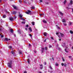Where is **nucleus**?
I'll use <instances>...</instances> for the list:
<instances>
[{"label":"nucleus","instance_id":"4468645a","mask_svg":"<svg viewBox=\"0 0 73 73\" xmlns=\"http://www.w3.org/2000/svg\"><path fill=\"white\" fill-rule=\"evenodd\" d=\"M59 13H60V15H63V13H62L61 12L59 11Z\"/></svg>","mask_w":73,"mask_h":73},{"label":"nucleus","instance_id":"c9c22d12","mask_svg":"<svg viewBox=\"0 0 73 73\" xmlns=\"http://www.w3.org/2000/svg\"><path fill=\"white\" fill-rule=\"evenodd\" d=\"M56 66H58V64L56 63Z\"/></svg>","mask_w":73,"mask_h":73},{"label":"nucleus","instance_id":"69168bd1","mask_svg":"<svg viewBox=\"0 0 73 73\" xmlns=\"http://www.w3.org/2000/svg\"><path fill=\"white\" fill-rule=\"evenodd\" d=\"M72 11H73V9H72Z\"/></svg>","mask_w":73,"mask_h":73},{"label":"nucleus","instance_id":"37998d69","mask_svg":"<svg viewBox=\"0 0 73 73\" xmlns=\"http://www.w3.org/2000/svg\"><path fill=\"white\" fill-rule=\"evenodd\" d=\"M19 2L20 3H21L22 1H19Z\"/></svg>","mask_w":73,"mask_h":73},{"label":"nucleus","instance_id":"e2e57ef3","mask_svg":"<svg viewBox=\"0 0 73 73\" xmlns=\"http://www.w3.org/2000/svg\"><path fill=\"white\" fill-rule=\"evenodd\" d=\"M15 37H16V35H14Z\"/></svg>","mask_w":73,"mask_h":73},{"label":"nucleus","instance_id":"4d7b16f0","mask_svg":"<svg viewBox=\"0 0 73 73\" xmlns=\"http://www.w3.org/2000/svg\"><path fill=\"white\" fill-rule=\"evenodd\" d=\"M8 40H11V39H8Z\"/></svg>","mask_w":73,"mask_h":73},{"label":"nucleus","instance_id":"f704fd0d","mask_svg":"<svg viewBox=\"0 0 73 73\" xmlns=\"http://www.w3.org/2000/svg\"><path fill=\"white\" fill-rule=\"evenodd\" d=\"M62 46H65V43H64L63 44H62Z\"/></svg>","mask_w":73,"mask_h":73},{"label":"nucleus","instance_id":"58836bf2","mask_svg":"<svg viewBox=\"0 0 73 73\" xmlns=\"http://www.w3.org/2000/svg\"><path fill=\"white\" fill-rule=\"evenodd\" d=\"M29 35L30 37H32V35L31 34H29Z\"/></svg>","mask_w":73,"mask_h":73},{"label":"nucleus","instance_id":"20e7f679","mask_svg":"<svg viewBox=\"0 0 73 73\" xmlns=\"http://www.w3.org/2000/svg\"><path fill=\"white\" fill-rule=\"evenodd\" d=\"M40 69H42V68H43V66L42 65V64H40Z\"/></svg>","mask_w":73,"mask_h":73},{"label":"nucleus","instance_id":"39448f33","mask_svg":"<svg viewBox=\"0 0 73 73\" xmlns=\"http://www.w3.org/2000/svg\"><path fill=\"white\" fill-rule=\"evenodd\" d=\"M61 65L62 66H64L65 67L66 66V63H62L61 64Z\"/></svg>","mask_w":73,"mask_h":73},{"label":"nucleus","instance_id":"4be33fe9","mask_svg":"<svg viewBox=\"0 0 73 73\" xmlns=\"http://www.w3.org/2000/svg\"><path fill=\"white\" fill-rule=\"evenodd\" d=\"M10 31L11 33H13V30H12V29H10Z\"/></svg>","mask_w":73,"mask_h":73},{"label":"nucleus","instance_id":"de8ad7c7","mask_svg":"<svg viewBox=\"0 0 73 73\" xmlns=\"http://www.w3.org/2000/svg\"><path fill=\"white\" fill-rule=\"evenodd\" d=\"M69 58H72V56H69Z\"/></svg>","mask_w":73,"mask_h":73},{"label":"nucleus","instance_id":"2f4dec72","mask_svg":"<svg viewBox=\"0 0 73 73\" xmlns=\"http://www.w3.org/2000/svg\"><path fill=\"white\" fill-rule=\"evenodd\" d=\"M63 24H64V25L65 26H66L67 25H66V23H64Z\"/></svg>","mask_w":73,"mask_h":73},{"label":"nucleus","instance_id":"338daca9","mask_svg":"<svg viewBox=\"0 0 73 73\" xmlns=\"http://www.w3.org/2000/svg\"><path fill=\"white\" fill-rule=\"evenodd\" d=\"M72 49H73V47L72 48Z\"/></svg>","mask_w":73,"mask_h":73},{"label":"nucleus","instance_id":"c03bdc74","mask_svg":"<svg viewBox=\"0 0 73 73\" xmlns=\"http://www.w3.org/2000/svg\"><path fill=\"white\" fill-rule=\"evenodd\" d=\"M29 46H31V44H29Z\"/></svg>","mask_w":73,"mask_h":73},{"label":"nucleus","instance_id":"79ce46f5","mask_svg":"<svg viewBox=\"0 0 73 73\" xmlns=\"http://www.w3.org/2000/svg\"><path fill=\"white\" fill-rule=\"evenodd\" d=\"M34 52L35 53H36V50H34Z\"/></svg>","mask_w":73,"mask_h":73},{"label":"nucleus","instance_id":"f3484780","mask_svg":"<svg viewBox=\"0 0 73 73\" xmlns=\"http://www.w3.org/2000/svg\"><path fill=\"white\" fill-rule=\"evenodd\" d=\"M31 24L33 25H35V22H32Z\"/></svg>","mask_w":73,"mask_h":73},{"label":"nucleus","instance_id":"a878e982","mask_svg":"<svg viewBox=\"0 0 73 73\" xmlns=\"http://www.w3.org/2000/svg\"><path fill=\"white\" fill-rule=\"evenodd\" d=\"M31 9H34L35 8V7L33 6L31 7Z\"/></svg>","mask_w":73,"mask_h":73},{"label":"nucleus","instance_id":"72a5a7b5","mask_svg":"<svg viewBox=\"0 0 73 73\" xmlns=\"http://www.w3.org/2000/svg\"><path fill=\"white\" fill-rule=\"evenodd\" d=\"M21 23L22 24H24L25 23V22H22Z\"/></svg>","mask_w":73,"mask_h":73},{"label":"nucleus","instance_id":"0e129e2a","mask_svg":"<svg viewBox=\"0 0 73 73\" xmlns=\"http://www.w3.org/2000/svg\"><path fill=\"white\" fill-rule=\"evenodd\" d=\"M14 18H15V19H16V17H14Z\"/></svg>","mask_w":73,"mask_h":73},{"label":"nucleus","instance_id":"cd10ccee","mask_svg":"<svg viewBox=\"0 0 73 73\" xmlns=\"http://www.w3.org/2000/svg\"><path fill=\"white\" fill-rule=\"evenodd\" d=\"M19 54H22V51H19Z\"/></svg>","mask_w":73,"mask_h":73},{"label":"nucleus","instance_id":"7c9ffc66","mask_svg":"<svg viewBox=\"0 0 73 73\" xmlns=\"http://www.w3.org/2000/svg\"><path fill=\"white\" fill-rule=\"evenodd\" d=\"M49 48H52V46L51 45L49 44Z\"/></svg>","mask_w":73,"mask_h":73},{"label":"nucleus","instance_id":"052dcab7","mask_svg":"<svg viewBox=\"0 0 73 73\" xmlns=\"http://www.w3.org/2000/svg\"><path fill=\"white\" fill-rule=\"evenodd\" d=\"M61 39H59V41H61Z\"/></svg>","mask_w":73,"mask_h":73},{"label":"nucleus","instance_id":"49530a36","mask_svg":"<svg viewBox=\"0 0 73 73\" xmlns=\"http://www.w3.org/2000/svg\"><path fill=\"white\" fill-rule=\"evenodd\" d=\"M42 53H44V50H42Z\"/></svg>","mask_w":73,"mask_h":73},{"label":"nucleus","instance_id":"c756f323","mask_svg":"<svg viewBox=\"0 0 73 73\" xmlns=\"http://www.w3.org/2000/svg\"><path fill=\"white\" fill-rule=\"evenodd\" d=\"M44 65H46V62H44Z\"/></svg>","mask_w":73,"mask_h":73},{"label":"nucleus","instance_id":"f8f14e48","mask_svg":"<svg viewBox=\"0 0 73 73\" xmlns=\"http://www.w3.org/2000/svg\"><path fill=\"white\" fill-rule=\"evenodd\" d=\"M45 49L46 50V51H47L48 50V47H44Z\"/></svg>","mask_w":73,"mask_h":73},{"label":"nucleus","instance_id":"473e14b6","mask_svg":"<svg viewBox=\"0 0 73 73\" xmlns=\"http://www.w3.org/2000/svg\"><path fill=\"white\" fill-rule=\"evenodd\" d=\"M69 24H70V25H72V23H71V22H70L69 23Z\"/></svg>","mask_w":73,"mask_h":73},{"label":"nucleus","instance_id":"bb28decb","mask_svg":"<svg viewBox=\"0 0 73 73\" xmlns=\"http://www.w3.org/2000/svg\"><path fill=\"white\" fill-rule=\"evenodd\" d=\"M13 13L14 15H15V14H16V12L14 11L13 12Z\"/></svg>","mask_w":73,"mask_h":73},{"label":"nucleus","instance_id":"f03ea898","mask_svg":"<svg viewBox=\"0 0 73 73\" xmlns=\"http://www.w3.org/2000/svg\"><path fill=\"white\" fill-rule=\"evenodd\" d=\"M56 35H60L62 37H64V34L62 33H56Z\"/></svg>","mask_w":73,"mask_h":73},{"label":"nucleus","instance_id":"13d9d810","mask_svg":"<svg viewBox=\"0 0 73 73\" xmlns=\"http://www.w3.org/2000/svg\"><path fill=\"white\" fill-rule=\"evenodd\" d=\"M42 14H40V16H42Z\"/></svg>","mask_w":73,"mask_h":73},{"label":"nucleus","instance_id":"4c0bfd02","mask_svg":"<svg viewBox=\"0 0 73 73\" xmlns=\"http://www.w3.org/2000/svg\"><path fill=\"white\" fill-rule=\"evenodd\" d=\"M42 50H44V48H42Z\"/></svg>","mask_w":73,"mask_h":73},{"label":"nucleus","instance_id":"2eb2a0df","mask_svg":"<svg viewBox=\"0 0 73 73\" xmlns=\"http://www.w3.org/2000/svg\"><path fill=\"white\" fill-rule=\"evenodd\" d=\"M49 68H50V69H51V70H53V68H52V66H49Z\"/></svg>","mask_w":73,"mask_h":73},{"label":"nucleus","instance_id":"774afa93","mask_svg":"<svg viewBox=\"0 0 73 73\" xmlns=\"http://www.w3.org/2000/svg\"><path fill=\"white\" fill-rule=\"evenodd\" d=\"M58 37H59V36L58 35Z\"/></svg>","mask_w":73,"mask_h":73},{"label":"nucleus","instance_id":"6e6552de","mask_svg":"<svg viewBox=\"0 0 73 73\" xmlns=\"http://www.w3.org/2000/svg\"><path fill=\"white\" fill-rule=\"evenodd\" d=\"M43 35L44 36H47V35H48V34L46 33H43Z\"/></svg>","mask_w":73,"mask_h":73},{"label":"nucleus","instance_id":"5fc2aeb1","mask_svg":"<svg viewBox=\"0 0 73 73\" xmlns=\"http://www.w3.org/2000/svg\"><path fill=\"white\" fill-rule=\"evenodd\" d=\"M25 30H26V31H27V29L26 28L25 29Z\"/></svg>","mask_w":73,"mask_h":73},{"label":"nucleus","instance_id":"e433bc0d","mask_svg":"<svg viewBox=\"0 0 73 73\" xmlns=\"http://www.w3.org/2000/svg\"><path fill=\"white\" fill-rule=\"evenodd\" d=\"M29 26L28 25H26V27H28Z\"/></svg>","mask_w":73,"mask_h":73},{"label":"nucleus","instance_id":"412c9836","mask_svg":"<svg viewBox=\"0 0 73 73\" xmlns=\"http://www.w3.org/2000/svg\"><path fill=\"white\" fill-rule=\"evenodd\" d=\"M11 53L12 54H15V52H13V51H11Z\"/></svg>","mask_w":73,"mask_h":73},{"label":"nucleus","instance_id":"3c124183","mask_svg":"<svg viewBox=\"0 0 73 73\" xmlns=\"http://www.w3.org/2000/svg\"><path fill=\"white\" fill-rule=\"evenodd\" d=\"M42 0H40V3H41V2H42Z\"/></svg>","mask_w":73,"mask_h":73},{"label":"nucleus","instance_id":"393cba45","mask_svg":"<svg viewBox=\"0 0 73 73\" xmlns=\"http://www.w3.org/2000/svg\"><path fill=\"white\" fill-rule=\"evenodd\" d=\"M19 17H20L21 18V17H23V16L22 15H19Z\"/></svg>","mask_w":73,"mask_h":73},{"label":"nucleus","instance_id":"a18cd8bd","mask_svg":"<svg viewBox=\"0 0 73 73\" xmlns=\"http://www.w3.org/2000/svg\"><path fill=\"white\" fill-rule=\"evenodd\" d=\"M4 37V36L3 35H1V37Z\"/></svg>","mask_w":73,"mask_h":73},{"label":"nucleus","instance_id":"ddd939ff","mask_svg":"<svg viewBox=\"0 0 73 73\" xmlns=\"http://www.w3.org/2000/svg\"><path fill=\"white\" fill-rule=\"evenodd\" d=\"M13 7L14 9H17V7L13 5Z\"/></svg>","mask_w":73,"mask_h":73},{"label":"nucleus","instance_id":"603ef678","mask_svg":"<svg viewBox=\"0 0 73 73\" xmlns=\"http://www.w3.org/2000/svg\"><path fill=\"white\" fill-rule=\"evenodd\" d=\"M46 40L45 39L44 40V42H46Z\"/></svg>","mask_w":73,"mask_h":73},{"label":"nucleus","instance_id":"f257e3e1","mask_svg":"<svg viewBox=\"0 0 73 73\" xmlns=\"http://www.w3.org/2000/svg\"><path fill=\"white\" fill-rule=\"evenodd\" d=\"M7 65L9 68H12V61H11L9 62L7 64Z\"/></svg>","mask_w":73,"mask_h":73},{"label":"nucleus","instance_id":"1a4fd4ad","mask_svg":"<svg viewBox=\"0 0 73 73\" xmlns=\"http://www.w3.org/2000/svg\"><path fill=\"white\" fill-rule=\"evenodd\" d=\"M9 20L10 21H13V18L12 17H10L9 18Z\"/></svg>","mask_w":73,"mask_h":73},{"label":"nucleus","instance_id":"a19ab883","mask_svg":"<svg viewBox=\"0 0 73 73\" xmlns=\"http://www.w3.org/2000/svg\"><path fill=\"white\" fill-rule=\"evenodd\" d=\"M51 38V39H52V40H53V37H52Z\"/></svg>","mask_w":73,"mask_h":73},{"label":"nucleus","instance_id":"b1692460","mask_svg":"<svg viewBox=\"0 0 73 73\" xmlns=\"http://www.w3.org/2000/svg\"><path fill=\"white\" fill-rule=\"evenodd\" d=\"M66 3V0H65L63 2V3L64 4H65V3Z\"/></svg>","mask_w":73,"mask_h":73},{"label":"nucleus","instance_id":"6e6d98bb","mask_svg":"<svg viewBox=\"0 0 73 73\" xmlns=\"http://www.w3.org/2000/svg\"><path fill=\"white\" fill-rule=\"evenodd\" d=\"M1 29L0 28V32H1Z\"/></svg>","mask_w":73,"mask_h":73},{"label":"nucleus","instance_id":"dca6fc26","mask_svg":"<svg viewBox=\"0 0 73 73\" xmlns=\"http://www.w3.org/2000/svg\"><path fill=\"white\" fill-rule=\"evenodd\" d=\"M6 17V15H3V18H5V17Z\"/></svg>","mask_w":73,"mask_h":73},{"label":"nucleus","instance_id":"8fccbe9b","mask_svg":"<svg viewBox=\"0 0 73 73\" xmlns=\"http://www.w3.org/2000/svg\"><path fill=\"white\" fill-rule=\"evenodd\" d=\"M24 73H27V71H24Z\"/></svg>","mask_w":73,"mask_h":73},{"label":"nucleus","instance_id":"9d476101","mask_svg":"<svg viewBox=\"0 0 73 73\" xmlns=\"http://www.w3.org/2000/svg\"><path fill=\"white\" fill-rule=\"evenodd\" d=\"M62 22L63 23H66V21L64 19H62Z\"/></svg>","mask_w":73,"mask_h":73},{"label":"nucleus","instance_id":"423d86ee","mask_svg":"<svg viewBox=\"0 0 73 73\" xmlns=\"http://www.w3.org/2000/svg\"><path fill=\"white\" fill-rule=\"evenodd\" d=\"M18 32L19 34H20V35H22V34H21V32H23V31H22L21 30H18Z\"/></svg>","mask_w":73,"mask_h":73},{"label":"nucleus","instance_id":"7ed1b4c3","mask_svg":"<svg viewBox=\"0 0 73 73\" xmlns=\"http://www.w3.org/2000/svg\"><path fill=\"white\" fill-rule=\"evenodd\" d=\"M25 13L26 14H27V15H29V14H31V11L30 10H28L27 12H26Z\"/></svg>","mask_w":73,"mask_h":73},{"label":"nucleus","instance_id":"6ab92c4d","mask_svg":"<svg viewBox=\"0 0 73 73\" xmlns=\"http://www.w3.org/2000/svg\"><path fill=\"white\" fill-rule=\"evenodd\" d=\"M70 33L71 34H73V31H70Z\"/></svg>","mask_w":73,"mask_h":73},{"label":"nucleus","instance_id":"864d4df0","mask_svg":"<svg viewBox=\"0 0 73 73\" xmlns=\"http://www.w3.org/2000/svg\"><path fill=\"white\" fill-rule=\"evenodd\" d=\"M28 63L29 64V60H28Z\"/></svg>","mask_w":73,"mask_h":73},{"label":"nucleus","instance_id":"ea45409f","mask_svg":"<svg viewBox=\"0 0 73 73\" xmlns=\"http://www.w3.org/2000/svg\"><path fill=\"white\" fill-rule=\"evenodd\" d=\"M62 61H65V60H64V58H63L62 59Z\"/></svg>","mask_w":73,"mask_h":73},{"label":"nucleus","instance_id":"aec40b11","mask_svg":"<svg viewBox=\"0 0 73 73\" xmlns=\"http://www.w3.org/2000/svg\"><path fill=\"white\" fill-rule=\"evenodd\" d=\"M5 41H8V38H5Z\"/></svg>","mask_w":73,"mask_h":73},{"label":"nucleus","instance_id":"9b49d317","mask_svg":"<svg viewBox=\"0 0 73 73\" xmlns=\"http://www.w3.org/2000/svg\"><path fill=\"white\" fill-rule=\"evenodd\" d=\"M29 29L30 30V32H32V28H29Z\"/></svg>","mask_w":73,"mask_h":73},{"label":"nucleus","instance_id":"c85d7f7f","mask_svg":"<svg viewBox=\"0 0 73 73\" xmlns=\"http://www.w3.org/2000/svg\"><path fill=\"white\" fill-rule=\"evenodd\" d=\"M9 49H11L12 48V46H9Z\"/></svg>","mask_w":73,"mask_h":73},{"label":"nucleus","instance_id":"5701e85b","mask_svg":"<svg viewBox=\"0 0 73 73\" xmlns=\"http://www.w3.org/2000/svg\"><path fill=\"white\" fill-rule=\"evenodd\" d=\"M72 3H73V1H72L71 0L70 1V4L72 5Z\"/></svg>","mask_w":73,"mask_h":73},{"label":"nucleus","instance_id":"0eeeda50","mask_svg":"<svg viewBox=\"0 0 73 73\" xmlns=\"http://www.w3.org/2000/svg\"><path fill=\"white\" fill-rule=\"evenodd\" d=\"M65 52H66V53H68V52H69V49H68V48H66L65 49Z\"/></svg>","mask_w":73,"mask_h":73},{"label":"nucleus","instance_id":"09e8293b","mask_svg":"<svg viewBox=\"0 0 73 73\" xmlns=\"http://www.w3.org/2000/svg\"><path fill=\"white\" fill-rule=\"evenodd\" d=\"M22 20H25V19H21Z\"/></svg>","mask_w":73,"mask_h":73},{"label":"nucleus","instance_id":"a211bd4d","mask_svg":"<svg viewBox=\"0 0 73 73\" xmlns=\"http://www.w3.org/2000/svg\"><path fill=\"white\" fill-rule=\"evenodd\" d=\"M43 23H46V21L44 20H43Z\"/></svg>","mask_w":73,"mask_h":73},{"label":"nucleus","instance_id":"bf43d9fd","mask_svg":"<svg viewBox=\"0 0 73 73\" xmlns=\"http://www.w3.org/2000/svg\"><path fill=\"white\" fill-rule=\"evenodd\" d=\"M1 0H0V3H1Z\"/></svg>","mask_w":73,"mask_h":73},{"label":"nucleus","instance_id":"680f3d73","mask_svg":"<svg viewBox=\"0 0 73 73\" xmlns=\"http://www.w3.org/2000/svg\"><path fill=\"white\" fill-rule=\"evenodd\" d=\"M58 29H60V27H58Z\"/></svg>","mask_w":73,"mask_h":73}]
</instances>
